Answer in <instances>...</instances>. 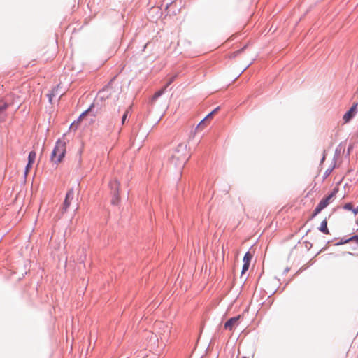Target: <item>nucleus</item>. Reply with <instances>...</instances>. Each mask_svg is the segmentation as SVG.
Listing matches in <instances>:
<instances>
[{"label":"nucleus","mask_w":358,"mask_h":358,"mask_svg":"<svg viewBox=\"0 0 358 358\" xmlns=\"http://www.w3.org/2000/svg\"><path fill=\"white\" fill-rule=\"evenodd\" d=\"M188 160V152L187 147L180 145L173 152L169 159L170 164L174 167L181 168Z\"/></svg>","instance_id":"nucleus-1"},{"label":"nucleus","mask_w":358,"mask_h":358,"mask_svg":"<svg viewBox=\"0 0 358 358\" xmlns=\"http://www.w3.org/2000/svg\"><path fill=\"white\" fill-rule=\"evenodd\" d=\"M66 143L65 134L62 138L57 140L51 154V161L52 162L58 164L62 161L66 154Z\"/></svg>","instance_id":"nucleus-2"},{"label":"nucleus","mask_w":358,"mask_h":358,"mask_svg":"<svg viewBox=\"0 0 358 358\" xmlns=\"http://www.w3.org/2000/svg\"><path fill=\"white\" fill-rule=\"evenodd\" d=\"M338 192V187H336L332 192L327 195V196L324 197L318 203V205L315 208L312 217H315L317 215H318L323 209L327 208L332 201H334V199L336 194Z\"/></svg>","instance_id":"nucleus-3"},{"label":"nucleus","mask_w":358,"mask_h":358,"mask_svg":"<svg viewBox=\"0 0 358 358\" xmlns=\"http://www.w3.org/2000/svg\"><path fill=\"white\" fill-rule=\"evenodd\" d=\"M120 182L117 180H114L110 182V186L112 189L113 190V198L111 200V203L113 205H116L120 202V196L119 194L120 190Z\"/></svg>","instance_id":"nucleus-4"},{"label":"nucleus","mask_w":358,"mask_h":358,"mask_svg":"<svg viewBox=\"0 0 358 358\" xmlns=\"http://www.w3.org/2000/svg\"><path fill=\"white\" fill-rule=\"evenodd\" d=\"M73 199V189H70L67 192L66 194V198L63 203V206L62 208V213L64 214L67 211V209L71 206V203Z\"/></svg>","instance_id":"nucleus-5"},{"label":"nucleus","mask_w":358,"mask_h":358,"mask_svg":"<svg viewBox=\"0 0 358 358\" xmlns=\"http://www.w3.org/2000/svg\"><path fill=\"white\" fill-rule=\"evenodd\" d=\"M357 112V103H354L348 111L343 115V120L345 123L348 122Z\"/></svg>","instance_id":"nucleus-6"},{"label":"nucleus","mask_w":358,"mask_h":358,"mask_svg":"<svg viewBox=\"0 0 358 358\" xmlns=\"http://www.w3.org/2000/svg\"><path fill=\"white\" fill-rule=\"evenodd\" d=\"M240 317H241V316L238 315V316L230 318L224 324V329H228L229 331H232L236 327L238 326V320H239Z\"/></svg>","instance_id":"nucleus-7"},{"label":"nucleus","mask_w":358,"mask_h":358,"mask_svg":"<svg viewBox=\"0 0 358 358\" xmlns=\"http://www.w3.org/2000/svg\"><path fill=\"white\" fill-rule=\"evenodd\" d=\"M36 154L34 151H31L28 156V163L25 168L24 175L27 176L32 167L34 162H35Z\"/></svg>","instance_id":"nucleus-8"},{"label":"nucleus","mask_w":358,"mask_h":358,"mask_svg":"<svg viewBox=\"0 0 358 358\" xmlns=\"http://www.w3.org/2000/svg\"><path fill=\"white\" fill-rule=\"evenodd\" d=\"M320 231L325 234H329V231L327 228V219H324L320 224V227L319 228Z\"/></svg>","instance_id":"nucleus-9"},{"label":"nucleus","mask_w":358,"mask_h":358,"mask_svg":"<svg viewBox=\"0 0 358 358\" xmlns=\"http://www.w3.org/2000/svg\"><path fill=\"white\" fill-rule=\"evenodd\" d=\"M212 113H209L197 126V129H203L206 127V122L210 118L212 117Z\"/></svg>","instance_id":"nucleus-10"},{"label":"nucleus","mask_w":358,"mask_h":358,"mask_svg":"<svg viewBox=\"0 0 358 358\" xmlns=\"http://www.w3.org/2000/svg\"><path fill=\"white\" fill-rule=\"evenodd\" d=\"M252 258V255L250 252H247L243 257V263L250 264V261Z\"/></svg>","instance_id":"nucleus-11"},{"label":"nucleus","mask_w":358,"mask_h":358,"mask_svg":"<svg viewBox=\"0 0 358 358\" xmlns=\"http://www.w3.org/2000/svg\"><path fill=\"white\" fill-rule=\"evenodd\" d=\"M88 111H89V110H87L85 111L84 113H83L80 115V117H79V118H78V122H77V123H76V122H73V123L71 124L70 128H71H71H73V127H75L76 124H78L79 122H80V121H81V120H82V119H83V118L86 115V114L87 113V112H88Z\"/></svg>","instance_id":"nucleus-12"},{"label":"nucleus","mask_w":358,"mask_h":358,"mask_svg":"<svg viewBox=\"0 0 358 358\" xmlns=\"http://www.w3.org/2000/svg\"><path fill=\"white\" fill-rule=\"evenodd\" d=\"M8 104L3 100H0V113L3 112L8 107Z\"/></svg>","instance_id":"nucleus-13"},{"label":"nucleus","mask_w":358,"mask_h":358,"mask_svg":"<svg viewBox=\"0 0 358 358\" xmlns=\"http://www.w3.org/2000/svg\"><path fill=\"white\" fill-rule=\"evenodd\" d=\"M343 208L346 210H351L352 212L353 205L352 204V203H347L343 206Z\"/></svg>","instance_id":"nucleus-14"},{"label":"nucleus","mask_w":358,"mask_h":358,"mask_svg":"<svg viewBox=\"0 0 358 358\" xmlns=\"http://www.w3.org/2000/svg\"><path fill=\"white\" fill-rule=\"evenodd\" d=\"M249 266H250L249 264L243 263V268H242V274L248 270Z\"/></svg>","instance_id":"nucleus-15"},{"label":"nucleus","mask_w":358,"mask_h":358,"mask_svg":"<svg viewBox=\"0 0 358 358\" xmlns=\"http://www.w3.org/2000/svg\"><path fill=\"white\" fill-rule=\"evenodd\" d=\"M55 96V94H54V92H53L48 94V99H49V101H50V103H52V98H53V96Z\"/></svg>","instance_id":"nucleus-16"},{"label":"nucleus","mask_w":358,"mask_h":358,"mask_svg":"<svg viewBox=\"0 0 358 358\" xmlns=\"http://www.w3.org/2000/svg\"><path fill=\"white\" fill-rule=\"evenodd\" d=\"M127 115H128V110H127V111L124 113V115H123V116H122V124H124V121H125V120L127 119Z\"/></svg>","instance_id":"nucleus-17"},{"label":"nucleus","mask_w":358,"mask_h":358,"mask_svg":"<svg viewBox=\"0 0 358 358\" xmlns=\"http://www.w3.org/2000/svg\"><path fill=\"white\" fill-rule=\"evenodd\" d=\"M332 169H329L325 171V177H327L331 173Z\"/></svg>","instance_id":"nucleus-18"},{"label":"nucleus","mask_w":358,"mask_h":358,"mask_svg":"<svg viewBox=\"0 0 358 358\" xmlns=\"http://www.w3.org/2000/svg\"><path fill=\"white\" fill-rule=\"evenodd\" d=\"M349 241H355L358 242V236H354L349 239Z\"/></svg>","instance_id":"nucleus-19"},{"label":"nucleus","mask_w":358,"mask_h":358,"mask_svg":"<svg viewBox=\"0 0 358 358\" xmlns=\"http://www.w3.org/2000/svg\"><path fill=\"white\" fill-rule=\"evenodd\" d=\"M352 213L356 215L358 214V206L355 208H353V210H352Z\"/></svg>","instance_id":"nucleus-20"},{"label":"nucleus","mask_w":358,"mask_h":358,"mask_svg":"<svg viewBox=\"0 0 358 358\" xmlns=\"http://www.w3.org/2000/svg\"><path fill=\"white\" fill-rule=\"evenodd\" d=\"M175 77H172L171 78H170L169 81L168 82L166 86L169 85L174 80Z\"/></svg>","instance_id":"nucleus-21"},{"label":"nucleus","mask_w":358,"mask_h":358,"mask_svg":"<svg viewBox=\"0 0 358 358\" xmlns=\"http://www.w3.org/2000/svg\"><path fill=\"white\" fill-rule=\"evenodd\" d=\"M241 52V50H238V51H237V52H234L232 54V56H233V57H235V56H236V55H237V54H238V53H239V52Z\"/></svg>","instance_id":"nucleus-22"},{"label":"nucleus","mask_w":358,"mask_h":358,"mask_svg":"<svg viewBox=\"0 0 358 358\" xmlns=\"http://www.w3.org/2000/svg\"><path fill=\"white\" fill-rule=\"evenodd\" d=\"M217 110H218V108L213 110L210 113H212V115H213L214 114H215L217 113Z\"/></svg>","instance_id":"nucleus-23"},{"label":"nucleus","mask_w":358,"mask_h":358,"mask_svg":"<svg viewBox=\"0 0 358 358\" xmlns=\"http://www.w3.org/2000/svg\"><path fill=\"white\" fill-rule=\"evenodd\" d=\"M217 110H218V108L213 110L210 113H212V115H213L214 114H215L217 113Z\"/></svg>","instance_id":"nucleus-24"},{"label":"nucleus","mask_w":358,"mask_h":358,"mask_svg":"<svg viewBox=\"0 0 358 358\" xmlns=\"http://www.w3.org/2000/svg\"><path fill=\"white\" fill-rule=\"evenodd\" d=\"M217 110H218V108L213 110L210 113H212V115H213L214 114H215L217 113Z\"/></svg>","instance_id":"nucleus-25"},{"label":"nucleus","mask_w":358,"mask_h":358,"mask_svg":"<svg viewBox=\"0 0 358 358\" xmlns=\"http://www.w3.org/2000/svg\"><path fill=\"white\" fill-rule=\"evenodd\" d=\"M161 94H162V92H159L156 93L155 96L156 97H158V96H159L161 95Z\"/></svg>","instance_id":"nucleus-26"}]
</instances>
